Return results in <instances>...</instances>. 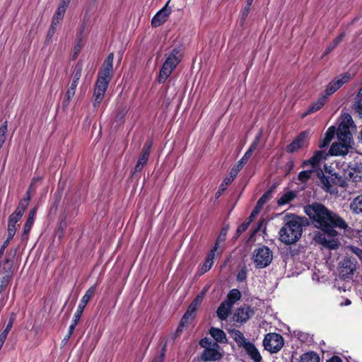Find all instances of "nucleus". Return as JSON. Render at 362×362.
<instances>
[{
  "mask_svg": "<svg viewBox=\"0 0 362 362\" xmlns=\"http://www.w3.org/2000/svg\"><path fill=\"white\" fill-rule=\"evenodd\" d=\"M303 211L313 227L321 230L314 233L313 240L325 248H338L339 243L334 239L339 235L336 228L346 230L348 224L345 220L322 203L317 202L304 206Z\"/></svg>",
  "mask_w": 362,
  "mask_h": 362,
  "instance_id": "obj_1",
  "label": "nucleus"
},
{
  "mask_svg": "<svg viewBox=\"0 0 362 362\" xmlns=\"http://www.w3.org/2000/svg\"><path fill=\"white\" fill-rule=\"evenodd\" d=\"M285 221L279 232V239L286 245H291L300 238L303 227L308 223V220L305 217L291 214L286 215Z\"/></svg>",
  "mask_w": 362,
  "mask_h": 362,
  "instance_id": "obj_2",
  "label": "nucleus"
},
{
  "mask_svg": "<svg viewBox=\"0 0 362 362\" xmlns=\"http://www.w3.org/2000/svg\"><path fill=\"white\" fill-rule=\"evenodd\" d=\"M112 74L113 63L104 61L101 69L98 73L97 80L94 84L92 98L94 109H98L102 103Z\"/></svg>",
  "mask_w": 362,
  "mask_h": 362,
  "instance_id": "obj_3",
  "label": "nucleus"
},
{
  "mask_svg": "<svg viewBox=\"0 0 362 362\" xmlns=\"http://www.w3.org/2000/svg\"><path fill=\"white\" fill-rule=\"evenodd\" d=\"M184 56L183 47L178 45L172 49L159 72L158 81L164 83L173 71L177 68Z\"/></svg>",
  "mask_w": 362,
  "mask_h": 362,
  "instance_id": "obj_4",
  "label": "nucleus"
},
{
  "mask_svg": "<svg viewBox=\"0 0 362 362\" xmlns=\"http://www.w3.org/2000/svg\"><path fill=\"white\" fill-rule=\"evenodd\" d=\"M273 259L272 251L266 245H262L253 252L252 259L257 269L265 268Z\"/></svg>",
  "mask_w": 362,
  "mask_h": 362,
  "instance_id": "obj_5",
  "label": "nucleus"
},
{
  "mask_svg": "<svg viewBox=\"0 0 362 362\" xmlns=\"http://www.w3.org/2000/svg\"><path fill=\"white\" fill-rule=\"evenodd\" d=\"M263 346L269 353L276 354L284 346V339L280 334L270 332L264 335Z\"/></svg>",
  "mask_w": 362,
  "mask_h": 362,
  "instance_id": "obj_6",
  "label": "nucleus"
},
{
  "mask_svg": "<svg viewBox=\"0 0 362 362\" xmlns=\"http://www.w3.org/2000/svg\"><path fill=\"white\" fill-rule=\"evenodd\" d=\"M344 177L348 181L357 182L362 178V160L355 159L351 162L348 168L344 170Z\"/></svg>",
  "mask_w": 362,
  "mask_h": 362,
  "instance_id": "obj_7",
  "label": "nucleus"
},
{
  "mask_svg": "<svg viewBox=\"0 0 362 362\" xmlns=\"http://www.w3.org/2000/svg\"><path fill=\"white\" fill-rule=\"evenodd\" d=\"M247 162V160L242 157L240 160L237 163V164L232 168L230 172V175L226 177L223 180V182L219 185L218 189L216 193V198H218L227 189V187L232 183L233 180L235 178V177L238 175L240 170L243 168Z\"/></svg>",
  "mask_w": 362,
  "mask_h": 362,
  "instance_id": "obj_8",
  "label": "nucleus"
},
{
  "mask_svg": "<svg viewBox=\"0 0 362 362\" xmlns=\"http://www.w3.org/2000/svg\"><path fill=\"white\" fill-rule=\"evenodd\" d=\"M354 123L352 118L351 116L346 119V122H341L338 128H336L337 137L339 142L343 144H347V145L351 146V143L352 141V135L350 132L349 127Z\"/></svg>",
  "mask_w": 362,
  "mask_h": 362,
  "instance_id": "obj_9",
  "label": "nucleus"
},
{
  "mask_svg": "<svg viewBox=\"0 0 362 362\" xmlns=\"http://www.w3.org/2000/svg\"><path fill=\"white\" fill-rule=\"evenodd\" d=\"M356 269V261L354 257H346L340 262L339 277L344 280L350 279Z\"/></svg>",
  "mask_w": 362,
  "mask_h": 362,
  "instance_id": "obj_10",
  "label": "nucleus"
},
{
  "mask_svg": "<svg viewBox=\"0 0 362 362\" xmlns=\"http://www.w3.org/2000/svg\"><path fill=\"white\" fill-rule=\"evenodd\" d=\"M220 346L214 342L212 347L204 349L200 356V359L203 362L217 361L222 358L223 354L219 351Z\"/></svg>",
  "mask_w": 362,
  "mask_h": 362,
  "instance_id": "obj_11",
  "label": "nucleus"
},
{
  "mask_svg": "<svg viewBox=\"0 0 362 362\" xmlns=\"http://www.w3.org/2000/svg\"><path fill=\"white\" fill-rule=\"evenodd\" d=\"M170 0L168 1L165 5L159 10L151 19V26L157 28L165 23L172 12L171 7L169 6Z\"/></svg>",
  "mask_w": 362,
  "mask_h": 362,
  "instance_id": "obj_12",
  "label": "nucleus"
},
{
  "mask_svg": "<svg viewBox=\"0 0 362 362\" xmlns=\"http://www.w3.org/2000/svg\"><path fill=\"white\" fill-rule=\"evenodd\" d=\"M255 309L250 305H245L239 308L235 313L234 319L236 322L240 323L246 322L255 315Z\"/></svg>",
  "mask_w": 362,
  "mask_h": 362,
  "instance_id": "obj_13",
  "label": "nucleus"
},
{
  "mask_svg": "<svg viewBox=\"0 0 362 362\" xmlns=\"http://www.w3.org/2000/svg\"><path fill=\"white\" fill-rule=\"evenodd\" d=\"M329 153L325 150L316 151L309 159L303 161L302 167L305 168L311 165L313 168H315L319 166L320 163L322 160L327 159Z\"/></svg>",
  "mask_w": 362,
  "mask_h": 362,
  "instance_id": "obj_14",
  "label": "nucleus"
},
{
  "mask_svg": "<svg viewBox=\"0 0 362 362\" xmlns=\"http://www.w3.org/2000/svg\"><path fill=\"white\" fill-rule=\"evenodd\" d=\"M13 261L9 257H6L4 259H0V276L13 277Z\"/></svg>",
  "mask_w": 362,
  "mask_h": 362,
  "instance_id": "obj_15",
  "label": "nucleus"
},
{
  "mask_svg": "<svg viewBox=\"0 0 362 362\" xmlns=\"http://www.w3.org/2000/svg\"><path fill=\"white\" fill-rule=\"evenodd\" d=\"M96 290V285L91 286L85 293V294L81 298L80 303L78 305L77 310L76 311V313H78V315H82L83 312L91 299V298L93 296Z\"/></svg>",
  "mask_w": 362,
  "mask_h": 362,
  "instance_id": "obj_16",
  "label": "nucleus"
},
{
  "mask_svg": "<svg viewBox=\"0 0 362 362\" xmlns=\"http://www.w3.org/2000/svg\"><path fill=\"white\" fill-rule=\"evenodd\" d=\"M37 208L36 206L33 207L29 211L27 221L24 225L23 230L22 233V240H27L28 238L29 233L32 229L35 221V217L37 214Z\"/></svg>",
  "mask_w": 362,
  "mask_h": 362,
  "instance_id": "obj_17",
  "label": "nucleus"
},
{
  "mask_svg": "<svg viewBox=\"0 0 362 362\" xmlns=\"http://www.w3.org/2000/svg\"><path fill=\"white\" fill-rule=\"evenodd\" d=\"M307 133L305 132L300 133L296 139L287 146V152L293 153L301 148L304 145Z\"/></svg>",
  "mask_w": 362,
  "mask_h": 362,
  "instance_id": "obj_18",
  "label": "nucleus"
},
{
  "mask_svg": "<svg viewBox=\"0 0 362 362\" xmlns=\"http://www.w3.org/2000/svg\"><path fill=\"white\" fill-rule=\"evenodd\" d=\"M350 147L347 144L334 142L327 153L329 156H344L348 153Z\"/></svg>",
  "mask_w": 362,
  "mask_h": 362,
  "instance_id": "obj_19",
  "label": "nucleus"
},
{
  "mask_svg": "<svg viewBox=\"0 0 362 362\" xmlns=\"http://www.w3.org/2000/svg\"><path fill=\"white\" fill-rule=\"evenodd\" d=\"M243 348L251 359L255 362H261L262 359V356L253 343L249 341L245 344Z\"/></svg>",
  "mask_w": 362,
  "mask_h": 362,
  "instance_id": "obj_20",
  "label": "nucleus"
},
{
  "mask_svg": "<svg viewBox=\"0 0 362 362\" xmlns=\"http://www.w3.org/2000/svg\"><path fill=\"white\" fill-rule=\"evenodd\" d=\"M351 78V74L348 72L340 74L339 76L332 79L329 84L336 90H338L344 84L348 83Z\"/></svg>",
  "mask_w": 362,
  "mask_h": 362,
  "instance_id": "obj_21",
  "label": "nucleus"
},
{
  "mask_svg": "<svg viewBox=\"0 0 362 362\" xmlns=\"http://www.w3.org/2000/svg\"><path fill=\"white\" fill-rule=\"evenodd\" d=\"M209 334L217 344H226L228 341L226 333L220 328L214 327H211L209 329Z\"/></svg>",
  "mask_w": 362,
  "mask_h": 362,
  "instance_id": "obj_22",
  "label": "nucleus"
},
{
  "mask_svg": "<svg viewBox=\"0 0 362 362\" xmlns=\"http://www.w3.org/2000/svg\"><path fill=\"white\" fill-rule=\"evenodd\" d=\"M327 102V100L325 98L321 95L317 101L314 102L308 107L306 112L303 114V117L320 110L323 107Z\"/></svg>",
  "mask_w": 362,
  "mask_h": 362,
  "instance_id": "obj_23",
  "label": "nucleus"
},
{
  "mask_svg": "<svg viewBox=\"0 0 362 362\" xmlns=\"http://www.w3.org/2000/svg\"><path fill=\"white\" fill-rule=\"evenodd\" d=\"M216 253V247H215V248H211V250L209 251V252L207 254L205 261L201 267L200 270H201L202 274L207 272L208 271H209L211 269V267L214 264V259Z\"/></svg>",
  "mask_w": 362,
  "mask_h": 362,
  "instance_id": "obj_24",
  "label": "nucleus"
},
{
  "mask_svg": "<svg viewBox=\"0 0 362 362\" xmlns=\"http://www.w3.org/2000/svg\"><path fill=\"white\" fill-rule=\"evenodd\" d=\"M336 133V127L334 126H331L328 128L327 132H325L323 139L320 140L319 142V148H323L328 146L331 141L334 137Z\"/></svg>",
  "mask_w": 362,
  "mask_h": 362,
  "instance_id": "obj_25",
  "label": "nucleus"
},
{
  "mask_svg": "<svg viewBox=\"0 0 362 362\" xmlns=\"http://www.w3.org/2000/svg\"><path fill=\"white\" fill-rule=\"evenodd\" d=\"M232 306L233 305H230L227 301H226V300L223 301L220 304V305L218 306V308L216 310V314H217L218 317L221 320H226L228 317V315L230 313Z\"/></svg>",
  "mask_w": 362,
  "mask_h": 362,
  "instance_id": "obj_26",
  "label": "nucleus"
},
{
  "mask_svg": "<svg viewBox=\"0 0 362 362\" xmlns=\"http://www.w3.org/2000/svg\"><path fill=\"white\" fill-rule=\"evenodd\" d=\"M262 136V132L259 131L255 136L254 140L252 141V144H250L249 148L247 150V151L243 155V158H245L246 160H248V159L252 156V153L257 149L260 140Z\"/></svg>",
  "mask_w": 362,
  "mask_h": 362,
  "instance_id": "obj_27",
  "label": "nucleus"
},
{
  "mask_svg": "<svg viewBox=\"0 0 362 362\" xmlns=\"http://www.w3.org/2000/svg\"><path fill=\"white\" fill-rule=\"evenodd\" d=\"M296 196L297 192L296 191H288L280 197V198L277 200V204L279 206L287 204L290 203L293 199H294Z\"/></svg>",
  "mask_w": 362,
  "mask_h": 362,
  "instance_id": "obj_28",
  "label": "nucleus"
},
{
  "mask_svg": "<svg viewBox=\"0 0 362 362\" xmlns=\"http://www.w3.org/2000/svg\"><path fill=\"white\" fill-rule=\"evenodd\" d=\"M276 187L272 185L267 191H266L258 199L257 204L259 209H262L263 206L272 198V194Z\"/></svg>",
  "mask_w": 362,
  "mask_h": 362,
  "instance_id": "obj_29",
  "label": "nucleus"
},
{
  "mask_svg": "<svg viewBox=\"0 0 362 362\" xmlns=\"http://www.w3.org/2000/svg\"><path fill=\"white\" fill-rule=\"evenodd\" d=\"M231 335L234 341L237 343L239 347H244L245 344L248 341L246 340L244 334L242 332L238 329H233L231 331Z\"/></svg>",
  "mask_w": 362,
  "mask_h": 362,
  "instance_id": "obj_30",
  "label": "nucleus"
},
{
  "mask_svg": "<svg viewBox=\"0 0 362 362\" xmlns=\"http://www.w3.org/2000/svg\"><path fill=\"white\" fill-rule=\"evenodd\" d=\"M320 356L315 351H308L300 356L299 362H320Z\"/></svg>",
  "mask_w": 362,
  "mask_h": 362,
  "instance_id": "obj_31",
  "label": "nucleus"
},
{
  "mask_svg": "<svg viewBox=\"0 0 362 362\" xmlns=\"http://www.w3.org/2000/svg\"><path fill=\"white\" fill-rule=\"evenodd\" d=\"M240 298V291L237 288H233L228 292L227 298L225 300L233 305L236 301L239 300Z\"/></svg>",
  "mask_w": 362,
  "mask_h": 362,
  "instance_id": "obj_32",
  "label": "nucleus"
},
{
  "mask_svg": "<svg viewBox=\"0 0 362 362\" xmlns=\"http://www.w3.org/2000/svg\"><path fill=\"white\" fill-rule=\"evenodd\" d=\"M350 208L356 214L362 212V194L354 199L350 204Z\"/></svg>",
  "mask_w": 362,
  "mask_h": 362,
  "instance_id": "obj_33",
  "label": "nucleus"
},
{
  "mask_svg": "<svg viewBox=\"0 0 362 362\" xmlns=\"http://www.w3.org/2000/svg\"><path fill=\"white\" fill-rule=\"evenodd\" d=\"M313 173V170L300 171L298 175V181L302 184L307 183L311 179V176Z\"/></svg>",
  "mask_w": 362,
  "mask_h": 362,
  "instance_id": "obj_34",
  "label": "nucleus"
},
{
  "mask_svg": "<svg viewBox=\"0 0 362 362\" xmlns=\"http://www.w3.org/2000/svg\"><path fill=\"white\" fill-rule=\"evenodd\" d=\"M83 70V64L81 61H78L74 67L72 81L79 82Z\"/></svg>",
  "mask_w": 362,
  "mask_h": 362,
  "instance_id": "obj_35",
  "label": "nucleus"
},
{
  "mask_svg": "<svg viewBox=\"0 0 362 362\" xmlns=\"http://www.w3.org/2000/svg\"><path fill=\"white\" fill-rule=\"evenodd\" d=\"M66 11V9L64 8V6H59L52 17V21H54L59 24L64 18Z\"/></svg>",
  "mask_w": 362,
  "mask_h": 362,
  "instance_id": "obj_36",
  "label": "nucleus"
},
{
  "mask_svg": "<svg viewBox=\"0 0 362 362\" xmlns=\"http://www.w3.org/2000/svg\"><path fill=\"white\" fill-rule=\"evenodd\" d=\"M76 91L71 90L70 89H68L64 95V97L62 100V105L63 109H66L69 105V103L71 100V99L75 95Z\"/></svg>",
  "mask_w": 362,
  "mask_h": 362,
  "instance_id": "obj_37",
  "label": "nucleus"
},
{
  "mask_svg": "<svg viewBox=\"0 0 362 362\" xmlns=\"http://www.w3.org/2000/svg\"><path fill=\"white\" fill-rule=\"evenodd\" d=\"M316 174L317 177L319 178L320 182L327 188H329L331 187L329 177L325 175L322 169L318 168L316 171Z\"/></svg>",
  "mask_w": 362,
  "mask_h": 362,
  "instance_id": "obj_38",
  "label": "nucleus"
},
{
  "mask_svg": "<svg viewBox=\"0 0 362 362\" xmlns=\"http://www.w3.org/2000/svg\"><path fill=\"white\" fill-rule=\"evenodd\" d=\"M250 223H251L250 222V221H247L246 219L242 224H240L238 227L235 234L234 235L233 238L235 240L238 239L241 235V234L248 228Z\"/></svg>",
  "mask_w": 362,
  "mask_h": 362,
  "instance_id": "obj_39",
  "label": "nucleus"
},
{
  "mask_svg": "<svg viewBox=\"0 0 362 362\" xmlns=\"http://www.w3.org/2000/svg\"><path fill=\"white\" fill-rule=\"evenodd\" d=\"M226 240V233H223V232L221 233L220 235L216 238L215 244L212 248L216 247V252H217L218 255H221L223 252V249L219 248V245L221 243L224 244Z\"/></svg>",
  "mask_w": 362,
  "mask_h": 362,
  "instance_id": "obj_40",
  "label": "nucleus"
},
{
  "mask_svg": "<svg viewBox=\"0 0 362 362\" xmlns=\"http://www.w3.org/2000/svg\"><path fill=\"white\" fill-rule=\"evenodd\" d=\"M251 6H252L251 4H248L246 3V5L241 11L240 17L239 19L240 24L241 25H244V23L248 16V14L251 10Z\"/></svg>",
  "mask_w": 362,
  "mask_h": 362,
  "instance_id": "obj_41",
  "label": "nucleus"
},
{
  "mask_svg": "<svg viewBox=\"0 0 362 362\" xmlns=\"http://www.w3.org/2000/svg\"><path fill=\"white\" fill-rule=\"evenodd\" d=\"M13 277L0 276V294L4 293L8 287Z\"/></svg>",
  "mask_w": 362,
  "mask_h": 362,
  "instance_id": "obj_42",
  "label": "nucleus"
},
{
  "mask_svg": "<svg viewBox=\"0 0 362 362\" xmlns=\"http://www.w3.org/2000/svg\"><path fill=\"white\" fill-rule=\"evenodd\" d=\"M247 269L245 265H244L238 272L236 276V280L238 282H244L247 279Z\"/></svg>",
  "mask_w": 362,
  "mask_h": 362,
  "instance_id": "obj_43",
  "label": "nucleus"
},
{
  "mask_svg": "<svg viewBox=\"0 0 362 362\" xmlns=\"http://www.w3.org/2000/svg\"><path fill=\"white\" fill-rule=\"evenodd\" d=\"M345 36L344 33L339 34L335 39L333 40L332 45L327 47L326 53H328L333 49H334L344 39Z\"/></svg>",
  "mask_w": 362,
  "mask_h": 362,
  "instance_id": "obj_44",
  "label": "nucleus"
},
{
  "mask_svg": "<svg viewBox=\"0 0 362 362\" xmlns=\"http://www.w3.org/2000/svg\"><path fill=\"white\" fill-rule=\"evenodd\" d=\"M58 23L52 21L50 27L47 31V36H46V42H49V41L52 39V36L55 33L57 30V26Z\"/></svg>",
  "mask_w": 362,
  "mask_h": 362,
  "instance_id": "obj_45",
  "label": "nucleus"
},
{
  "mask_svg": "<svg viewBox=\"0 0 362 362\" xmlns=\"http://www.w3.org/2000/svg\"><path fill=\"white\" fill-rule=\"evenodd\" d=\"M192 318L193 317H192V313H189V310H187L180 322V327H187L189 322V319Z\"/></svg>",
  "mask_w": 362,
  "mask_h": 362,
  "instance_id": "obj_46",
  "label": "nucleus"
},
{
  "mask_svg": "<svg viewBox=\"0 0 362 362\" xmlns=\"http://www.w3.org/2000/svg\"><path fill=\"white\" fill-rule=\"evenodd\" d=\"M336 90L331 85L328 84L325 87V90L324 93L322 95V97H325L327 100H328L329 97L334 94Z\"/></svg>",
  "mask_w": 362,
  "mask_h": 362,
  "instance_id": "obj_47",
  "label": "nucleus"
},
{
  "mask_svg": "<svg viewBox=\"0 0 362 362\" xmlns=\"http://www.w3.org/2000/svg\"><path fill=\"white\" fill-rule=\"evenodd\" d=\"M152 145H153V142L151 140L146 141L143 146L141 153L149 156L150 153H151Z\"/></svg>",
  "mask_w": 362,
  "mask_h": 362,
  "instance_id": "obj_48",
  "label": "nucleus"
},
{
  "mask_svg": "<svg viewBox=\"0 0 362 362\" xmlns=\"http://www.w3.org/2000/svg\"><path fill=\"white\" fill-rule=\"evenodd\" d=\"M23 214H18L17 211H14L8 217V222L16 224L22 218Z\"/></svg>",
  "mask_w": 362,
  "mask_h": 362,
  "instance_id": "obj_49",
  "label": "nucleus"
},
{
  "mask_svg": "<svg viewBox=\"0 0 362 362\" xmlns=\"http://www.w3.org/2000/svg\"><path fill=\"white\" fill-rule=\"evenodd\" d=\"M166 352V343L163 346L160 354L152 362H163Z\"/></svg>",
  "mask_w": 362,
  "mask_h": 362,
  "instance_id": "obj_50",
  "label": "nucleus"
},
{
  "mask_svg": "<svg viewBox=\"0 0 362 362\" xmlns=\"http://www.w3.org/2000/svg\"><path fill=\"white\" fill-rule=\"evenodd\" d=\"M213 343L214 342L207 337H204L199 341L200 346L204 348V349L212 347Z\"/></svg>",
  "mask_w": 362,
  "mask_h": 362,
  "instance_id": "obj_51",
  "label": "nucleus"
},
{
  "mask_svg": "<svg viewBox=\"0 0 362 362\" xmlns=\"http://www.w3.org/2000/svg\"><path fill=\"white\" fill-rule=\"evenodd\" d=\"M28 205V204L27 202H23V200H22L20 202V203L18 204V205L15 211H17L18 214H21L23 215Z\"/></svg>",
  "mask_w": 362,
  "mask_h": 362,
  "instance_id": "obj_52",
  "label": "nucleus"
},
{
  "mask_svg": "<svg viewBox=\"0 0 362 362\" xmlns=\"http://www.w3.org/2000/svg\"><path fill=\"white\" fill-rule=\"evenodd\" d=\"M208 290V288H204L202 291L196 296V298L194 299L193 303H196V304L200 303L204 295L206 294V291Z\"/></svg>",
  "mask_w": 362,
  "mask_h": 362,
  "instance_id": "obj_53",
  "label": "nucleus"
},
{
  "mask_svg": "<svg viewBox=\"0 0 362 362\" xmlns=\"http://www.w3.org/2000/svg\"><path fill=\"white\" fill-rule=\"evenodd\" d=\"M16 319V314L15 313H11L10 314L8 322L5 329L10 331L13 327V325Z\"/></svg>",
  "mask_w": 362,
  "mask_h": 362,
  "instance_id": "obj_54",
  "label": "nucleus"
},
{
  "mask_svg": "<svg viewBox=\"0 0 362 362\" xmlns=\"http://www.w3.org/2000/svg\"><path fill=\"white\" fill-rule=\"evenodd\" d=\"M145 165L141 163V161H138L134 167V172L132 173V177H134L137 173L141 172L144 168Z\"/></svg>",
  "mask_w": 362,
  "mask_h": 362,
  "instance_id": "obj_55",
  "label": "nucleus"
},
{
  "mask_svg": "<svg viewBox=\"0 0 362 362\" xmlns=\"http://www.w3.org/2000/svg\"><path fill=\"white\" fill-rule=\"evenodd\" d=\"M261 209H259L257 207V204H256V206L253 209L252 213L250 214V216L247 218V221H250V223L252 222L254 218H255L256 215L259 213V210Z\"/></svg>",
  "mask_w": 362,
  "mask_h": 362,
  "instance_id": "obj_56",
  "label": "nucleus"
},
{
  "mask_svg": "<svg viewBox=\"0 0 362 362\" xmlns=\"http://www.w3.org/2000/svg\"><path fill=\"white\" fill-rule=\"evenodd\" d=\"M8 132V126H7V121H5L1 126H0V136L6 137V135Z\"/></svg>",
  "mask_w": 362,
  "mask_h": 362,
  "instance_id": "obj_57",
  "label": "nucleus"
},
{
  "mask_svg": "<svg viewBox=\"0 0 362 362\" xmlns=\"http://www.w3.org/2000/svg\"><path fill=\"white\" fill-rule=\"evenodd\" d=\"M294 168V161L293 160H290L285 165V169L286 171V175H288Z\"/></svg>",
  "mask_w": 362,
  "mask_h": 362,
  "instance_id": "obj_58",
  "label": "nucleus"
},
{
  "mask_svg": "<svg viewBox=\"0 0 362 362\" xmlns=\"http://www.w3.org/2000/svg\"><path fill=\"white\" fill-rule=\"evenodd\" d=\"M351 251L359 258L362 262V249L358 247H351Z\"/></svg>",
  "mask_w": 362,
  "mask_h": 362,
  "instance_id": "obj_59",
  "label": "nucleus"
},
{
  "mask_svg": "<svg viewBox=\"0 0 362 362\" xmlns=\"http://www.w3.org/2000/svg\"><path fill=\"white\" fill-rule=\"evenodd\" d=\"M148 158H149L148 156L141 153V155L139 157L138 161H141V163H143L146 165L147 164Z\"/></svg>",
  "mask_w": 362,
  "mask_h": 362,
  "instance_id": "obj_60",
  "label": "nucleus"
},
{
  "mask_svg": "<svg viewBox=\"0 0 362 362\" xmlns=\"http://www.w3.org/2000/svg\"><path fill=\"white\" fill-rule=\"evenodd\" d=\"M81 317V315H78V313H75L71 325H74L75 327H76L77 324L80 320Z\"/></svg>",
  "mask_w": 362,
  "mask_h": 362,
  "instance_id": "obj_61",
  "label": "nucleus"
},
{
  "mask_svg": "<svg viewBox=\"0 0 362 362\" xmlns=\"http://www.w3.org/2000/svg\"><path fill=\"white\" fill-rule=\"evenodd\" d=\"M9 240H6L3 245H1V247L0 249V259H1L3 255H4V250L5 249L8 247V244H9Z\"/></svg>",
  "mask_w": 362,
  "mask_h": 362,
  "instance_id": "obj_62",
  "label": "nucleus"
},
{
  "mask_svg": "<svg viewBox=\"0 0 362 362\" xmlns=\"http://www.w3.org/2000/svg\"><path fill=\"white\" fill-rule=\"evenodd\" d=\"M16 229H12V228H8V237L6 238V240L11 241L15 233H16Z\"/></svg>",
  "mask_w": 362,
  "mask_h": 362,
  "instance_id": "obj_63",
  "label": "nucleus"
},
{
  "mask_svg": "<svg viewBox=\"0 0 362 362\" xmlns=\"http://www.w3.org/2000/svg\"><path fill=\"white\" fill-rule=\"evenodd\" d=\"M355 105L357 112L362 115V99H360L358 102H356Z\"/></svg>",
  "mask_w": 362,
  "mask_h": 362,
  "instance_id": "obj_64",
  "label": "nucleus"
}]
</instances>
